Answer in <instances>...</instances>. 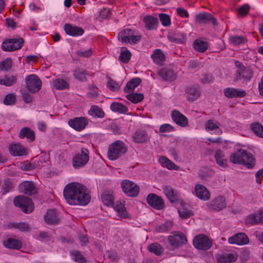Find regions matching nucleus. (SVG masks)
I'll use <instances>...</instances> for the list:
<instances>
[{
  "label": "nucleus",
  "mask_w": 263,
  "mask_h": 263,
  "mask_svg": "<svg viewBox=\"0 0 263 263\" xmlns=\"http://www.w3.org/2000/svg\"><path fill=\"white\" fill-rule=\"evenodd\" d=\"M205 129L206 131L210 132L211 134H215L218 135H221L222 133L219 127L212 120H209L205 123Z\"/></svg>",
  "instance_id": "nucleus-28"
},
{
  "label": "nucleus",
  "mask_w": 263,
  "mask_h": 263,
  "mask_svg": "<svg viewBox=\"0 0 263 263\" xmlns=\"http://www.w3.org/2000/svg\"><path fill=\"white\" fill-rule=\"evenodd\" d=\"M180 216L182 218H187L193 215L188 205H182L178 209Z\"/></svg>",
  "instance_id": "nucleus-49"
},
{
  "label": "nucleus",
  "mask_w": 263,
  "mask_h": 263,
  "mask_svg": "<svg viewBox=\"0 0 263 263\" xmlns=\"http://www.w3.org/2000/svg\"><path fill=\"white\" fill-rule=\"evenodd\" d=\"M64 30L66 34L71 36L81 35L84 30L80 27L66 24L64 26Z\"/></svg>",
  "instance_id": "nucleus-24"
},
{
  "label": "nucleus",
  "mask_w": 263,
  "mask_h": 263,
  "mask_svg": "<svg viewBox=\"0 0 263 263\" xmlns=\"http://www.w3.org/2000/svg\"><path fill=\"white\" fill-rule=\"evenodd\" d=\"M73 259L80 263H86L85 259L77 251H74L71 253Z\"/></svg>",
  "instance_id": "nucleus-63"
},
{
  "label": "nucleus",
  "mask_w": 263,
  "mask_h": 263,
  "mask_svg": "<svg viewBox=\"0 0 263 263\" xmlns=\"http://www.w3.org/2000/svg\"><path fill=\"white\" fill-rule=\"evenodd\" d=\"M89 160V151L86 148H82L80 153L73 158V166L77 168L85 165Z\"/></svg>",
  "instance_id": "nucleus-7"
},
{
  "label": "nucleus",
  "mask_w": 263,
  "mask_h": 263,
  "mask_svg": "<svg viewBox=\"0 0 263 263\" xmlns=\"http://www.w3.org/2000/svg\"><path fill=\"white\" fill-rule=\"evenodd\" d=\"M237 256L236 254L228 253L224 254L217 258L219 263H231L236 260Z\"/></svg>",
  "instance_id": "nucleus-36"
},
{
  "label": "nucleus",
  "mask_w": 263,
  "mask_h": 263,
  "mask_svg": "<svg viewBox=\"0 0 263 263\" xmlns=\"http://www.w3.org/2000/svg\"><path fill=\"white\" fill-rule=\"evenodd\" d=\"M213 175V171L208 168H203L199 172L200 178L205 180H208Z\"/></svg>",
  "instance_id": "nucleus-52"
},
{
  "label": "nucleus",
  "mask_w": 263,
  "mask_h": 263,
  "mask_svg": "<svg viewBox=\"0 0 263 263\" xmlns=\"http://www.w3.org/2000/svg\"><path fill=\"white\" fill-rule=\"evenodd\" d=\"M235 65L237 69L236 72L235 81H238L241 79L246 80H250L253 75L252 70L249 68H246L240 62L236 61Z\"/></svg>",
  "instance_id": "nucleus-6"
},
{
  "label": "nucleus",
  "mask_w": 263,
  "mask_h": 263,
  "mask_svg": "<svg viewBox=\"0 0 263 263\" xmlns=\"http://www.w3.org/2000/svg\"><path fill=\"white\" fill-rule=\"evenodd\" d=\"M88 113L91 116L98 118H103L104 117V111L100 107L97 105L91 106Z\"/></svg>",
  "instance_id": "nucleus-48"
},
{
  "label": "nucleus",
  "mask_w": 263,
  "mask_h": 263,
  "mask_svg": "<svg viewBox=\"0 0 263 263\" xmlns=\"http://www.w3.org/2000/svg\"><path fill=\"white\" fill-rule=\"evenodd\" d=\"M126 98L136 104L141 101L143 99V95L142 93H133L126 96Z\"/></svg>",
  "instance_id": "nucleus-55"
},
{
  "label": "nucleus",
  "mask_w": 263,
  "mask_h": 263,
  "mask_svg": "<svg viewBox=\"0 0 263 263\" xmlns=\"http://www.w3.org/2000/svg\"><path fill=\"white\" fill-rule=\"evenodd\" d=\"M168 241L174 248H178L187 243L185 235L181 232L172 233L168 236Z\"/></svg>",
  "instance_id": "nucleus-11"
},
{
  "label": "nucleus",
  "mask_w": 263,
  "mask_h": 263,
  "mask_svg": "<svg viewBox=\"0 0 263 263\" xmlns=\"http://www.w3.org/2000/svg\"><path fill=\"white\" fill-rule=\"evenodd\" d=\"M123 192L129 197H135L139 193V186L134 182L129 180H124L121 183Z\"/></svg>",
  "instance_id": "nucleus-8"
},
{
  "label": "nucleus",
  "mask_w": 263,
  "mask_h": 263,
  "mask_svg": "<svg viewBox=\"0 0 263 263\" xmlns=\"http://www.w3.org/2000/svg\"><path fill=\"white\" fill-rule=\"evenodd\" d=\"M52 86L58 90H63L69 87L68 84L63 79H57L53 81Z\"/></svg>",
  "instance_id": "nucleus-46"
},
{
  "label": "nucleus",
  "mask_w": 263,
  "mask_h": 263,
  "mask_svg": "<svg viewBox=\"0 0 263 263\" xmlns=\"http://www.w3.org/2000/svg\"><path fill=\"white\" fill-rule=\"evenodd\" d=\"M24 43V40L22 37L9 39L4 41L1 45L3 50L12 52L21 49Z\"/></svg>",
  "instance_id": "nucleus-3"
},
{
  "label": "nucleus",
  "mask_w": 263,
  "mask_h": 263,
  "mask_svg": "<svg viewBox=\"0 0 263 263\" xmlns=\"http://www.w3.org/2000/svg\"><path fill=\"white\" fill-rule=\"evenodd\" d=\"M141 79L138 78L132 79L127 83L125 87L124 88L125 92H133L135 90V88L138 86V85L141 83Z\"/></svg>",
  "instance_id": "nucleus-42"
},
{
  "label": "nucleus",
  "mask_w": 263,
  "mask_h": 263,
  "mask_svg": "<svg viewBox=\"0 0 263 263\" xmlns=\"http://www.w3.org/2000/svg\"><path fill=\"white\" fill-rule=\"evenodd\" d=\"M217 163L222 167L227 166V159L225 158L224 154L221 151H217L215 155Z\"/></svg>",
  "instance_id": "nucleus-43"
},
{
  "label": "nucleus",
  "mask_w": 263,
  "mask_h": 263,
  "mask_svg": "<svg viewBox=\"0 0 263 263\" xmlns=\"http://www.w3.org/2000/svg\"><path fill=\"white\" fill-rule=\"evenodd\" d=\"M173 121L181 127H186L188 125V119L182 114L177 110H174L171 114Z\"/></svg>",
  "instance_id": "nucleus-16"
},
{
  "label": "nucleus",
  "mask_w": 263,
  "mask_h": 263,
  "mask_svg": "<svg viewBox=\"0 0 263 263\" xmlns=\"http://www.w3.org/2000/svg\"><path fill=\"white\" fill-rule=\"evenodd\" d=\"M7 227L10 229H15L23 232H28L30 229L29 226L24 222L10 223Z\"/></svg>",
  "instance_id": "nucleus-41"
},
{
  "label": "nucleus",
  "mask_w": 263,
  "mask_h": 263,
  "mask_svg": "<svg viewBox=\"0 0 263 263\" xmlns=\"http://www.w3.org/2000/svg\"><path fill=\"white\" fill-rule=\"evenodd\" d=\"M143 21L145 27L148 29H153L155 28L158 23V20L152 16H146L144 17Z\"/></svg>",
  "instance_id": "nucleus-45"
},
{
  "label": "nucleus",
  "mask_w": 263,
  "mask_h": 263,
  "mask_svg": "<svg viewBox=\"0 0 263 263\" xmlns=\"http://www.w3.org/2000/svg\"><path fill=\"white\" fill-rule=\"evenodd\" d=\"M44 218L48 224H57L59 221L57 212L54 210H48L44 215Z\"/></svg>",
  "instance_id": "nucleus-22"
},
{
  "label": "nucleus",
  "mask_w": 263,
  "mask_h": 263,
  "mask_svg": "<svg viewBox=\"0 0 263 263\" xmlns=\"http://www.w3.org/2000/svg\"><path fill=\"white\" fill-rule=\"evenodd\" d=\"M163 192L170 200L173 201L176 199V194L173 189L170 186H165L163 189Z\"/></svg>",
  "instance_id": "nucleus-53"
},
{
  "label": "nucleus",
  "mask_w": 263,
  "mask_h": 263,
  "mask_svg": "<svg viewBox=\"0 0 263 263\" xmlns=\"http://www.w3.org/2000/svg\"><path fill=\"white\" fill-rule=\"evenodd\" d=\"M132 139L136 143H144L149 141L150 136L145 130L138 129L133 134Z\"/></svg>",
  "instance_id": "nucleus-18"
},
{
  "label": "nucleus",
  "mask_w": 263,
  "mask_h": 263,
  "mask_svg": "<svg viewBox=\"0 0 263 263\" xmlns=\"http://www.w3.org/2000/svg\"><path fill=\"white\" fill-rule=\"evenodd\" d=\"M195 21L198 23H206L211 22L213 25L216 24V20L212 15L208 13H203L197 15Z\"/></svg>",
  "instance_id": "nucleus-25"
},
{
  "label": "nucleus",
  "mask_w": 263,
  "mask_h": 263,
  "mask_svg": "<svg viewBox=\"0 0 263 263\" xmlns=\"http://www.w3.org/2000/svg\"><path fill=\"white\" fill-rule=\"evenodd\" d=\"M28 91L31 93L38 92L42 87V81L35 74H30L27 76L25 80Z\"/></svg>",
  "instance_id": "nucleus-5"
},
{
  "label": "nucleus",
  "mask_w": 263,
  "mask_h": 263,
  "mask_svg": "<svg viewBox=\"0 0 263 263\" xmlns=\"http://www.w3.org/2000/svg\"><path fill=\"white\" fill-rule=\"evenodd\" d=\"M63 194L67 202L73 205H85L90 201L91 196L86 187L81 184L72 182L64 187Z\"/></svg>",
  "instance_id": "nucleus-1"
},
{
  "label": "nucleus",
  "mask_w": 263,
  "mask_h": 263,
  "mask_svg": "<svg viewBox=\"0 0 263 263\" xmlns=\"http://www.w3.org/2000/svg\"><path fill=\"white\" fill-rule=\"evenodd\" d=\"M230 244H235L239 246L247 245L249 242L248 237L243 233H239L230 237L228 239Z\"/></svg>",
  "instance_id": "nucleus-15"
},
{
  "label": "nucleus",
  "mask_w": 263,
  "mask_h": 263,
  "mask_svg": "<svg viewBox=\"0 0 263 263\" xmlns=\"http://www.w3.org/2000/svg\"><path fill=\"white\" fill-rule=\"evenodd\" d=\"M158 73L163 79L166 81H173L177 78L176 73L170 68H161L158 71Z\"/></svg>",
  "instance_id": "nucleus-19"
},
{
  "label": "nucleus",
  "mask_w": 263,
  "mask_h": 263,
  "mask_svg": "<svg viewBox=\"0 0 263 263\" xmlns=\"http://www.w3.org/2000/svg\"><path fill=\"white\" fill-rule=\"evenodd\" d=\"M227 205L226 198L223 196L218 195L210 202L206 203L207 208L211 210L220 211L224 209Z\"/></svg>",
  "instance_id": "nucleus-12"
},
{
  "label": "nucleus",
  "mask_w": 263,
  "mask_h": 263,
  "mask_svg": "<svg viewBox=\"0 0 263 263\" xmlns=\"http://www.w3.org/2000/svg\"><path fill=\"white\" fill-rule=\"evenodd\" d=\"M49 160V156L46 154H44L40 156L39 157L35 158L34 162L35 163L36 167L40 168L48 165Z\"/></svg>",
  "instance_id": "nucleus-35"
},
{
  "label": "nucleus",
  "mask_w": 263,
  "mask_h": 263,
  "mask_svg": "<svg viewBox=\"0 0 263 263\" xmlns=\"http://www.w3.org/2000/svg\"><path fill=\"white\" fill-rule=\"evenodd\" d=\"M245 221L246 223L251 224L263 222V210L249 215L246 218Z\"/></svg>",
  "instance_id": "nucleus-26"
},
{
  "label": "nucleus",
  "mask_w": 263,
  "mask_h": 263,
  "mask_svg": "<svg viewBox=\"0 0 263 263\" xmlns=\"http://www.w3.org/2000/svg\"><path fill=\"white\" fill-rule=\"evenodd\" d=\"M242 163L241 164H243L249 168H252L255 163V159L253 156L251 154L248 153L245 150V153L242 154Z\"/></svg>",
  "instance_id": "nucleus-32"
},
{
  "label": "nucleus",
  "mask_w": 263,
  "mask_h": 263,
  "mask_svg": "<svg viewBox=\"0 0 263 263\" xmlns=\"http://www.w3.org/2000/svg\"><path fill=\"white\" fill-rule=\"evenodd\" d=\"M148 250L158 256L160 255L163 252L162 246L157 243H153L150 245L148 247Z\"/></svg>",
  "instance_id": "nucleus-51"
},
{
  "label": "nucleus",
  "mask_w": 263,
  "mask_h": 263,
  "mask_svg": "<svg viewBox=\"0 0 263 263\" xmlns=\"http://www.w3.org/2000/svg\"><path fill=\"white\" fill-rule=\"evenodd\" d=\"M244 153V149H239L236 152L232 153L230 156V161L234 164H241L242 160V154Z\"/></svg>",
  "instance_id": "nucleus-39"
},
{
  "label": "nucleus",
  "mask_w": 263,
  "mask_h": 263,
  "mask_svg": "<svg viewBox=\"0 0 263 263\" xmlns=\"http://www.w3.org/2000/svg\"><path fill=\"white\" fill-rule=\"evenodd\" d=\"M9 151L14 156H24L27 154V150L19 144H14L10 145Z\"/></svg>",
  "instance_id": "nucleus-23"
},
{
  "label": "nucleus",
  "mask_w": 263,
  "mask_h": 263,
  "mask_svg": "<svg viewBox=\"0 0 263 263\" xmlns=\"http://www.w3.org/2000/svg\"><path fill=\"white\" fill-rule=\"evenodd\" d=\"M126 152L127 147L124 142L117 140L109 146L107 157L110 160H115L125 154Z\"/></svg>",
  "instance_id": "nucleus-2"
},
{
  "label": "nucleus",
  "mask_w": 263,
  "mask_h": 263,
  "mask_svg": "<svg viewBox=\"0 0 263 263\" xmlns=\"http://www.w3.org/2000/svg\"><path fill=\"white\" fill-rule=\"evenodd\" d=\"M130 58L131 53L130 51L125 47L122 48L119 57L120 60L123 63H127L129 62Z\"/></svg>",
  "instance_id": "nucleus-50"
},
{
  "label": "nucleus",
  "mask_w": 263,
  "mask_h": 263,
  "mask_svg": "<svg viewBox=\"0 0 263 263\" xmlns=\"http://www.w3.org/2000/svg\"><path fill=\"white\" fill-rule=\"evenodd\" d=\"M168 39L171 42L176 43H182L184 41L185 36L183 33L178 32H171L168 35Z\"/></svg>",
  "instance_id": "nucleus-34"
},
{
  "label": "nucleus",
  "mask_w": 263,
  "mask_h": 263,
  "mask_svg": "<svg viewBox=\"0 0 263 263\" xmlns=\"http://www.w3.org/2000/svg\"><path fill=\"white\" fill-rule=\"evenodd\" d=\"M194 49L200 52H205L208 47V43L200 39L196 40L193 44Z\"/></svg>",
  "instance_id": "nucleus-40"
},
{
  "label": "nucleus",
  "mask_w": 263,
  "mask_h": 263,
  "mask_svg": "<svg viewBox=\"0 0 263 263\" xmlns=\"http://www.w3.org/2000/svg\"><path fill=\"white\" fill-rule=\"evenodd\" d=\"M15 206L20 207L26 213H30L34 210V205L31 200L24 196H18L13 200Z\"/></svg>",
  "instance_id": "nucleus-4"
},
{
  "label": "nucleus",
  "mask_w": 263,
  "mask_h": 263,
  "mask_svg": "<svg viewBox=\"0 0 263 263\" xmlns=\"http://www.w3.org/2000/svg\"><path fill=\"white\" fill-rule=\"evenodd\" d=\"M15 95L14 93H9L6 96L4 99V104L7 105H11L14 104Z\"/></svg>",
  "instance_id": "nucleus-59"
},
{
  "label": "nucleus",
  "mask_w": 263,
  "mask_h": 263,
  "mask_svg": "<svg viewBox=\"0 0 263 263\" xmlns=\"http://www.w3.org/2000/svg\"><path fill=\"white\" fill-rule=\"evenodd\" d=\"M160 21L164 26H167L171 24L170 16L167 14H161L159 15Z\"/></svg>",
  "instance_id": "nucleus-64"
},
{
  "label": "nucleus",
  "mask_w": 263,
  "mask_h": 263,
  "mask_svg": "<svg viewBox=\"0 0 263 263\" xmlns=\"http://www.w3.org/2000/svg\"><path fill=\"white\" fill-rule=\"evenodd\" d=\"M159 162L163 167H166L170 170L178 171L179 167L173 162L164 156H161L159 159Z\"/></svg>",
  "instance_id": "nucleus-30"
},
{
  "label": "nucleus",
  "mask_w": 263,
  "mask_h": 263,
  "mask_svg": "<svg viewBox=\"0 0 263 263\" xmlns=\"http://www.w3.org/2000/svg\"><path fill=\"white\" fill-rule=\"evenodd\" d=\"M194 193L197 198L203 201H207L211 198V193L209 190L201 184L195 185Z\"/></svg>",
  "instance_id": "nucleus-13"
},
{
  "label": "nucleus",
  "mask_w": 263,
  "mask_h": 263,
  "mask_svg": "<svg viewBox=\"0 0 263 263\" xmlns=\"http://www.w3.org/2000/svg\"><path fill=\"white\" fill-rule=\"evenodd\" d=\"M89 91L87 93V96L90 98H95L99 96V90L97 87L93 85L89 87Z\"/></svg>",
  "instance_id": "nucleus-57"
},
{
  "label": "nucleus",
  "mask_w": 263,
  "mask_h": 263,
  "mask_svg": "<svg viewBox=\"0 0 263 263\" xmlns=\"http://www.w3.org/2000/svg\"><path fill=\"white\" fill-rule=\"evenodd\" d=\"M107 87L112 91H118L120 88L119 84L111 78H109L108 80Z\"/></svg>",
  "instance_id": "nucleus-60"
},
{
  "label": "nucleus",
  "mask_w": 263,
  "mask_h": 263,
  "mask_svg": "<svg viewBox=\"0 0 263 263\" xmlns=\"http://www.w3.org/2000/svg\"><path fill=\"white\" fill-rule=\"evenodd\" d=\"M194 246L198 250H209L212 245V241L204 234L197 235L193 240Z\"/></svg>",
  "instance_id": "nucleus-9"
},
{
  "label": "nucleus",
  "mask_w": 263,
  "mask_h": 263,
  "mask_svg": "<svg viewBox=\"0 0 263 263\" xmlns=\"http://www.w3.org/2000/svg\"><path fill=\"white\" fill-rule=\"evenodd\" d=\"M19 137L21 139L26 138L29 142H32L35 139V134L31 129L25 127L20 130Z\"/></svg>",
  "instance_id": "nucleus-27"
},
{
  "label": "nucleus",
  "mask_w": 263,
  "mask_h": 263,
  "mask_svg": "<svg viewBox=\"0 0 263 263\" xmlns=\"http://www.w3.org/2000/svg\"><path fill=\"white\" fill-rule=\"evenodd\" d=\"M173 227V222L171 221H167L159 227L156 228V230L158 232H165L170 231Z\"/></svg>",
  "instance_id": "nucleus-56"
},
{
  "label": "nucleus",
  "mask_w": 263,
  "mask_h": 263,
  "mask_svg": "<svg viewBox=\"0 0 263 263\" xmlns=\"http://www.w3.org/2000/svg\"><path fill=\"white\" fill-rule=\"evenodd\" d=\"M151 57L154 63L159 65L163 64L165 58V54L160 49L154 50Z\"/></svg>",
  "instance_id": "nucleus-29"
},
{
  "label": "nucleus",
  "mask_w": 263,
  "mask_h": 263,
  "mask_svg": "<svg viewBox=\"0 0 263 263\" xmlns=\"http://www.w3.org/2000/svg\"><path fill=\"white\" fill-rule=\"evenodd\" d=\"M114 209L117 213L118 216L122 218L128 217V214L123 203L117 201L114 206Z\"/></svg>",
  "instance_id": "nucleus-31"
},
{
  "label": "nucleus",
  "mask_w": 263,
  "mask_h": 263,
  "mask_svg": "<svg viewBox=\"0 0 263 263\" xmlns=\"http://www.w3.org/2000/svg\"><path fill=\"white\" fill-rule=\"evenodd\" d=\"M17 78L15 76L6 74L1 79V84L10 87L15 84Z\"/></svg>",
  "instance_id": "nucleus-38"
},
{
  "label": "nucleus",
  "mask_w": 263,
  "mask_h": 263,
  "mask_svg": "<svg viewBox=\"0 0 263 263\" xmlns=\"http://www.w3.org/2000/svg\"><path fill=\"white\" fill-rule=\"evenodd\" d=\"M102 202L107 206L111 205L114 201V197L111 192H104L101 196Z\"/></svg>",
  "instance_id": "nucleus-44"
},
{
  "label": "nucleus",
  "mask_w": 263,
  "mask_h": 263,
  "mask_svg": "<svg viewBox=\"0 0 263 263\" xmlns=\"http://www.w3.org/2000/svg\"><path fill=\"white\" fill-rule=\"evenodd\" d=\"M12 65V59L10 58H8L1 63V70H9L11 68Z\"/></svg>",
  "instance_id": "nucleus-62"
},
{
  "label": "nucleus",
  "mask_w": 263,
  "mask_h": 263,
  "mask_svg": "<svg viewBox=\"0 0 263 263\" xmlns=\"http://www.w3.org/2000/svg\"><path fill=\"white\" fill-rule=\"evenodd\" d=\"M224 94L226 97L230 98H243L246 95V92L245 91L239 89L227 88L224 89Z\"/></svg>",
  "instance_id": "nucleus-21"
},
{
  "label": "nucleus",
  "mask_w": 263,
  "mask_h": 263,
  "mask_svg": "<svg viewBox=\"0 0 263 263\" xmlns=\"http://www.w3.org/2000/svg\"><path fill=\"white\" fill-rule=\"evenodd\" d=\"M21 192L25 194L31 195L36 193V190L33 182L30 181H24L21 183L18 186Z\"/></svg>",
  "instance_id": "nucleus-20"
},
{
  "label": "nucleus",
  "mask_w": 263,
  "mask_h": 263,
  "mask_svg": "<svg viewBox=\"0 0 263 263\" xmlns=\"http://www.w3.org/2000/svg\"><path fill=\"white\" fill-rule=\"evenodd\" d=\"M110 108L112 111L119 113L125 114L128 110L126 107L122 104L118 102L112 103L110 105Z\"/></svg>",
  "instance_id": "nucleus-47"
},
{
  "label": "nucleus",
  "mask_w": 263,
  "mask_h": 263,
  "mask_svg": "<svg viewBox=\"0 0 263 263\" xmlns=\"http://www.w3.org/2000/svg\"><path fill=\"white\" fill-rule=\"evenodd\" d=\"M88 124V120L85 117H76L68 121L69 125L77 131L84 129Z\"/></svg>",
  "instance_id": "nucleus-14"
},
{
  "label": "nucleus",
  "mask_w": 263,
  "mask_h": 263,
  "mask_svg": "<svg viewBox=\"0 0 263 263\" xmlns=\"http://www.w3.org/2000/svg\"><path fill=\"white\" fill-rule=\"evenodd\" d=\"M3 245L6 248L17 250L20 249L22 246V243L20 240L11 238L4 241Z\"/></svg>",
  "instance_id": "nucleus-33"
},
{
  "label": "nucleus",
  "mask_w": 263,
  "mask_h": 263,
  "mask_svg": "<svg viewBox=\"0 0 263 263\" xmlns=\"http://www.w3.org/2000/svg\"><path fill=\"white\" fill-rule=\"evenodd\" d=\"M13 187L11 181L9 179L5 180L3 184V194H5L11 191Z\"/></svg>",
  "instance_id": "nucleus-58"
},
{
  "label": "nucleus",
  "mask_w": 263,
  "mask_h": 263,
  "mask_svg": "<svg viewBox=\"0 0 263 263\" xmlns=\"http://www.w3.org/2000/svg\"><path fill=\"white\" fill-rule=\"evenodd\" d=\"M251 129L254 133L257 136L263 137V126L257 123H253L251 125Z\"/></svg>",
  "instance_id": "nucleus-54"
},
{
  "label": "nucleus",
  "mask_w": 263,
  "mask_h": 263,
  "mask_svg": "<svg viewBox=\"0 0 263 263\" xmlns=\"http://www.w3.org/2000/svg\"><path fill=\"white\" fill-rule=\"evenodd\" d=\"M74 76L76 79L81 81H84L86 79L87 73L83 69L75 70Z\"/></svg>",
  "instance_id": "nucleus-61"
},
{
  "label": "nucleus",
  "mask_w": 263,
  "mask_h": 263,
  "mask_svg": "<svg viewBox=\"0 0 263 263\" xmlns=\"http://www.w3.org/2000/svg\"><path fill=\"white\" fill-rule=\"evenodd\" d=\"M119 40L125 43L136 44L141 40L140 35H135L133 30L125 29L119 34Z\"/></svg>",
  "instance_id": "nucleus-10"
},
{
  "label": "nucleus",
  "mask_w": 263,
  "mask_h": 263,
  "mask_svg": "<svg viewBox=\"0 0 263 263\" xmlns=\"http://www.w3.org/2000/svg\"><path fill=\"white\" fill-rule=\"evenodd\" d=\"M186 93L187 94V99L191 101H193L197 99L200 94L199 89L196 87H190L187 88L186 90Z\"/></svg>",
  "instance_id": "nucleus-37"
},
{
  "label": "nucleus",
  "mask_w": 263,
  "mask_h": 263,
  "mask_svg": "<svg viewBox=\"0 0 263 263\" xmlns=\"http://www.w3.org/2000/svg\"><path fill=\"white\" fill-rule=\"evenodd\" d=\"M147 201L149 205L157 210H161L164 206L163 200L154 194H150L147 196Z\"/></svg>",
  "instance_id": "nucleus-17"
}]
</instances>
